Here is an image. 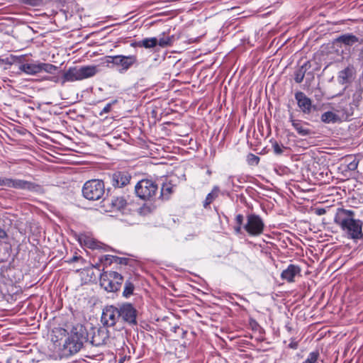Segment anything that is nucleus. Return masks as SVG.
Listing matches in <instances>:
<instances>
[{
    "label": "nucleus",
    "mask_w": 363,
    "mask_h": 363,
    "mask_svg": "<svg viewBox=\"0 0 363 363\" xmlns=\"http://www.w3.org/2000/svg\"><path fill=\"white\" fill-rule=\"evenodd\" d=\"M243 228L249 235L259 236L264 232V223L259 215L252 213L247 216V223Z\"/></svg>",
    "instance_id": "nucleus-7"
},
{
    "label": "nucleus",
    "mask_w": 363,
    "mask_h": 363,
    "mask_svg": "<svg viewBox=\"0 0 363 363\" xmlns=\"http://www.w3.org/2000/svg\"><path fill=\"white\" fill-rule=\"evenodd\" d=\"M114 252H117V253H119V254H121V252H118V251H116V250H114Z\"/></svg>",
    "instance_id": "nucleus-51"
},
{
    "label": "nucleus",
    "mask_w": 363,
    "mask_h": 363,
    "mask_svg": "<svg viewBox=\"0 0 363 363\" xmlns=\"http://www.w3.org/2000/svg\"><path fill=\"white\" fill-rule=\"evenodd\" d=\"M311 67L310 62L306 61L295 71L294 80L296 83L300 84L303 82L306 72Z\"/></svg>",
    "instance_id": "nucleus-21"
},
{
    "label": "nucleus",
    "mask_w": 363,
    "mask_h": 363,
    "mask_svg": "<svg viewBox=\"0 0 363 363\" xmlns=\"http://www.w3.org/2000/svg\"><path fill=\"white\" fill-rule=\"evenodd\" d=\"M242 225H239L237 224L236 226L234 227V230L236 234H240L242 232Z\"/></svg>",
    "instance_id": "nucleus-45"
},
{
    "label": "nucleus",
    "mask_w": 363,
    "mask_h": 363,
    "mask_svg": "<svg viewBox=\"0 0 363 363\" xmlns=\"http://www.w3.org/2000/svg\"><path fill=\"white\" fill-rule=\"evenodd\" d=\"M5 62L6 64H11L12 62H9V58H7L6 60H4V59H1L0 57V62Z\"/></svg>",
    "instance_id": "nucleus-47"
},
{
    "label": "nucleus",
    "mask_w": 363,
    "mask_h": 363,
    "mask_svg": "<svg viewBox=\"0 0 363 363\" xmlns=\"http://www.w3.org/2000/svg\"><path fill=\"white\" fill-rule=\"evenodd\" d=\"M157 45V38H147L137 43L138 47L145 48H153Z\"/></svg>",
    "instance_id": "nucleus-26"
},
{
    "label": "nucleus",
    "mask_w": 363,
    "mask_h": 363,
    "mask_svg": "<svg viewBox=\"0 0 363 363\" xmlns=\"http://www.w3.org/2000/svg\"><path fill=\"white\" fill-rule=\"evenodd\" d=\"M113 260V256L109 255H103L100 258V261H101V264H103L104 267H107L108 266H110L112 264Z\"/></svg>",
    "instance_id": "nucleus-33"
},
{
    "label": "nucleus",
    "mask_w": 363,
    "mask_h": 363,
    "mask_svg": "<svg viewBox=\"0 0 363 363\" xmlns=\"http://www.w3.org/2000/svg\"><path fill=\"white\" fill-rule=\"evenodd\" d=\"M130 174L125 170L115 172V187H124L130 183Z\"/></svg>",
    "instance_id": "nucleus-16"
},
{
    "label": "nucleus",
    "mask_w": 363,
    "mask_h": 363,
    "mask_svg": "<svg viewBox=\"0 0 363 363\" xmlns=\"http://www.w3.org/2000/svg\"><path fill=\"white\" fill-rule=\"evenodd\" d=\"M354 107L351 106L350 104L349 106H339L338 108H335V111L338 114L341 122L348 120L349 118L354 114Z\"/></svg>",
    "instance_id": "nucleus-20"
},
{
    "label": "nucleus",
    "mask_w": 363,
    "mask_h": 363,
    "mask_svg": "<svg viewBox=\"0 0 363 363\" xmlns=\"http://www.w3.org/2000/svg\"><path fill=\"white\" fill-rule=\"evenodd\" d=\"M130 208L127 200L124 197H118L115 200V218L123 220L121 216L130 214Z\"/></svg>",
    "instance_id": "nucleus-11"
},
{
    "label": "nucleus",
    "mask_w": 363,
    "mask_h": 363,
    "mask_svg": "<svg viewBox=\"0 0 363 363\" xmlns=\"http://www.w3.org/2000/svg\"><path fill=\"white\" fill-rule=\"evenodd\" d=\"M272 147L276 155H281L283 153V145H279L277 142L272 143Z\"/></svg>",
    "instance_id": "nucleus-36"
},
{
    "label": "nucleus",
    "mask_w": 363,
    "mask_h": 363,
    "mask_svg": "<svg viewBox=\"0 0 363 363\" xmlns=\"http://www.w3.org/2000/svg\"><path fill=\"white\" fill-rule=\"evenodd\" d=\"M363 88L360 86L357 88L352 96V100L350 103L351 106L354 107V109L357 108L360 105L362 100Z\"/></svg>",
    "instance_id": "nucleus-24"
},
{
    "label": "nucleus",
    "mask_w": 363,
    "mask_h": 363,
    "mask_svg": "<svg viewBox=\"0 0 363 363\" xmlns=\"http://www.w3.org/2000/svg\"><path fill=\"white\" fill-rule=\"evenodd\" d=\"M111 107H112V104L111 103H108V104L106 105V106L103 108V110L100 112V115H103V113H106L108 112H109L111 109Z\"/></svg>",
    "instance_id": "nucleus-41"
},
{
    "label": "nucleus",
    "mask_w": 363,
    "mask_h": 363,
    "mask_svg": "<svg viewBox=\"0 0 363 363\" xmlns=\"http://www.w3.org/2000/svg\"><path fill=\"white\" fill-rule=\"evenodd\" d=\"M319 352L318 350L311 352L306 359L303 363H317L319 357Z\"/></svg>",
    "instance_id": "nucleus-31"
},
{
    "label": "nucleus",
    "mask_w": 363,
    "mask_h": 363,
    "mask_svg": "<svg viewBox=\"0 0 363 363\" xmlns=\"http://www.w3.org/2000/svg\"><path fill=\"white\" fill-rule=\"evenodd\" d=\"M136 62L135 55H115V69L120 73H124Z\"/></svg>",
    "instance_id": "nucleus-9"
},
{
    "label": "nucleus",
    "mask_w": 363,
    "mask_h": 363,
    "mask_svg": "<svg viewBox=\"0 0 363 363\" xmlns=\"http://www.w3.org/2000/svg\"><path fill=\"white\" fill-rule=\"evenodd\" d=\"M22 3L30 6H38L43 2V0H21Z\"/></svg>",
    "instance_id": "nucleus-38"
},
{
    "label": "nucleus",
    "mask_w": 363,
    "mask_h": 363,
    "mask_svg": "<svg viewBox=\"0 0 363 363\" xmlns=\"http://www.w3.org/2000/svg\"><path fill=\"white\" fill-rule=\"evenodd\" d=\"M57 69V67L52 64L40 62V73L43 71L52 74Z\"/></svg>",
    "instance_id": "nucleus-30"
},
{
    "label": "nucleus",
    "mask_w": 363,
    "mask_h": 363,
    "mask_svg": "<svg viewBox=\"0 0 363 363\" xmlns=\"http://www.w3.org/2000/svg\"><path fill=\"white\" fill-rule=\"evenodd\" d=\"M285 328L289 332H291L292 330V328L289 325H286Z\"/></svg>",
    "instance_id": "nucleus-49"
},
{
    "label": "nucleus",
    "mask_w": 363,
    "mask_h": 363,
    "mask_svg": "<svg viewBox=\"0 0 363 363\" xmlns=\"http://www.w3.org/2000/svg\"><path fill=\"white\" fill-rule=\"evenodd\" d=\"M295 99L297 101L298 106L304 114H309L311 113L312 101L303 92H296Z\"/></svg>",
    "instance_id": "nucleus-13"
},
{
    "label": "nucleus",
    "mask_w": 363,
    "mask_h": 363,
    "mask_svg": "<svg viewBox=\"0 0 363 363\" xmlns=\"http://www.w3.org/2000/svg\"><path fill=\"white\" fill-rule=\"evenodd\" d=\"M123 276L121 274L115 272V283L117 285H121L123 282Z\"/></svg>",
    "instance_id": "nucleus-39"
},
{
    "label": "nucleus",
    "mask_w": 363,
    "mask_h": 363,
    "mask_svg": "<svg viewBox=\"0 0 363 363\" xmlns=\"http://www.w3.org/2000/svg\"><path fill=\"white\" fill-rule=\"evenodd\" d=\"M356 69L352 65H349L344 69L338 73L337 80L341 84H345L350 82L355 77Z\"/></svg>",
    "instance_id": "nucleus-14"
},
{
    "label": "nucleus",
    "mask_w": 363,
    "mask_h": 363,
    "mask_svg": "<svg viewBox=\"0 0 363 363\" xmlns=\"http://www.w3.org/2000/svg\"><path fill=\"white\" fill-rule=\"evenodd\" d=\"M320 120L324 123H336L341 122L338 114L335 111H326L321 115Z\"/></svg>",
    "instance_id": "nucleus-22"
},
{
    "label": "nucleus",
    "mask_w": 363,
    "mask_h": 363,
    "mask_svg": "<svg viewBox=\"0 0 363 363\" xmlns=\"http://www.w3.org/2000/svg\"><path fill=\"white\" fill-rule=\"evenodd\" d=\"M98 72L97 66L88 65L69 67L62 77V83L81 81L94 77Z\"/></svg>",
    "instance_id": "nucleus-4"
},
{
    "label": "nucleus",
    "mask_w": 363,
    "mask_h": 363,
    "mask_svg": "<svg viewBox=\"0 0 363 363\" xmlns=\"http://www.w3.org/2000/svg\"><path fill=\"white\" fill-rule=\"evenodd\" d=\"M336 41L348 46H352L357 43H360L359 39L352 34L342 35L336 39Z\"/></svg>",
    "instance_id": "nucleus-23"
},
{
    "label": "nucleus",
    "mask_w": 363,
    "mask_h": 363,
    "mask_svg": "<svg viewBox=\"0 0 363 363\" xmlns=\"http://www.w3.org/2000/svg\"><path fill=\"white\" fill-rule=\"evenodd\" d=\"M99 208L101 212H112L113 211V197L109 196L104 198L101 201Z\"/></svg>",
    "instance_id": "nucleus-25"
},
{
    "label": "nucleus",
    "mask_w": 363,
    "mask_h": 363,
    "mask_svg": "<svg viewBox=\"0 0 363 363\" xmlns=\"http://www.w3.org/2000/svg\"><path fill=\"white\" fill-rule=\"evenodd\" d=\"M101 320L104 327L94 331L87 340L94 346L104 345L109 339L108 328L113 326V306H107L103 309Z\"/></svg>",
    "instance_id": "nucleus-2"
},
{
    "label": "nucleus",
    "mask_w": 363,
    "mask_h": 363,
    "mask_svg": "<svg viewBox=\"0 0 363 363\" xmlns=\"http://www.w3.org/2000/svg\"><path fill=\"white\" fill-rule=\"evenodd\" d=\"M134 290H135L134 284L130 280H127L125 282L124 289H123L122 295L124 298H128L131 295L133 294Z\"/></svg>",
    "instance_id": "nucleus-28"
},
{
    "label": "nucleus",
    "mask_w": 363,
    "mask_h": 363,
    "mask_svg": "<svg viewBox=\"0 0 363 363\" xmlns=\"http://www.w3.org/2000/svg\"><path fill=\"white\" fill-rule=\"evenodd\" d=\"M354 216L355 213L352 210L338 208L334 222L340 226L347 238L359 240L363 238V222L355 219Z\"/></svg>",
    "instance_id": "nucleus-1"
},
{
    "label": "nucleus",
    "mask_w": 363,
    "mask_h": 363,
    "mask_svg": "<svg viewBox=\"0 0 363 363\" xmlns=\"http://www.w3.org/2000/svg\"><path fill=\"white\" fill-rule=\"evenodd\" d=\"M79 258H80V257L74 255L69 260H68V262L72 263V262H77Z\"/></svg>",
    "instance_id": "nucleus-46"
},
{
    "label": "nucleus",
    "mask_w": 363,
    "mask_h": 363,
    "mask_svg": "<svg viewBox=\"0 0 363 363\" xmlns=\"http://www.w3.org/2000/svg\"><path fill=\"white\" fill-rule=\"evenodd\" d=\"M100 285L108 292L113 291L112 274L107 272H104L100 277Z\"/></svg>",
    "instance_id": "nucleus-18"
},
{
    "label": "nucleus",
    "mask_w": 363,
    "mask_h": 363,
    "mask_svg": "<svg viewBox=\"0 0 363 363\" xmlns=\"http://www.w3.org/2000/svg\"><path fill=\"white\" fill-rule=\"evenodd\" d=\"M118 290V289L115 286L114 291L116 292Z\"/></svg>",
    "instance_id": "nucleus-50"
},
{
    "label": "nucleus",
    "mask_w": 363,
    "mask_h": 363,
    "mask_svg": "<svg viewBox=\"0 0 363 363\" xmlns=\"http://www.w3.org/2000/svg\"><path fill=\"white\" fill-rule=\"evenodd\" d=\"M289 121L291 123L293 128L299 135L306 137L313 133V131L309 128L310 124L308 123L301 120L295 119L293 113H291L289 116Z\"/></svg>",
    "instance_id": "nucleus-10"
},
{
    "label": "nucleus",
    "mask_w": 363,
    "mask_h": 363,
    "mask_svg": "<svg viewBox=\"0 0 363 363\" xmlns=\"http://www.w3.org/2000/svg\"><path fill=\"white\" fill-rule=\"evenodd\" d=\"M118 131H119V130H115V139L121 138L123 140H125V138L127 137L126 133L123 132V135H122L121 134L118 133Z\"/></svg>",
    "instance_id": "nucleus-42"
},
{
    "label": "nucleus",
    "mask_w": 363,
    "mask_h": 363,
    "mask_svg": "<svg viewBox=\"0 0 363 363\" xmlns=\"http://www.w3.org/2000/svg\"><path fill=\"white\" fill-rule=\"evenodd\" d=\"M10 58L12 60V62H21L23 58V56L21 55V56H16V55H11L10 56Z\"/></svg>",
    "instance_id": "nucleus-43"
},
{
    "label": "nucleus",
    "mask_w": 363,
    "mask_h": 363,
    "mask_svg": "<svg viewBox=\"0 0 363 363\" xmlns=\"http://www.w3.org/2000/svg\"><path fill=\"white\" fill-rule=\"evenodd\" d=\"M247 162L250 165H257L259 162V157L252 153H249L247 156Z\"/></svg>",
    "instance_id": "nucleus-32"
},
{
    "label": "nucleus",
    "mask_w": 363,
    "mask_h": 363,
    "mask_svg": "<svg viewBox=\"0 0 363 363\" xmlns=\"http://www.w3.org/2000/svg\"><path fill=\"white\" fill-rule=\"evenodd\" d=\"M10 188L28 190L36 192L41 190V186L39 184L23 179H16L12 178H11Z\"/></svg>",
    "instance_id": "nucleus-12"
},
{
    "label": "nucleus",
    "mask_w": 363,
    "mask_h": 363,
    "mask_svg": "<svg viewBox=\"0 0 363 363\" xmlns=\"http://www.w3.org/2000/svg\"><path fill=\"white\" fill-rule=\"evenodd\" d=\"M18 69L26 74L35 75L40 73V62L22 64Z\"/></svg>",
    "instance_id": "nucleus-19"
},
{
    "label": "nucleus",
    "mask_w": 363,
    "mask_h": 363,
    "mask_svg": "<svg viewBox=\"0 0 363 363\" xmlns=\"http://www.w3.org/2000/svg\"><path fill=\"white\" fill-rule=\"evenodd\" d=\"M298 343L296 341L295 338L291 339V342L289 345V347L293 350H296L298 348Z\"/></svg>",
    "instance_id": "nucleus-40"
},
{
    "label": "nucleus",
    "mask_w": 363,
    "mask_h": 363,
    "mask_svg": "<svg viewBox=\"0 0 363 363\" xmlns=\"http://www.w3.org/2000/svg\"><path fill=\"white\" fill-rule=\"evenodd\" d=\"M83 196L89 201L100 199L105 192V186L102 180L91 179L86 182L82 187Z\"/></svg>",
    "instance_id": "nucleus-5"
},
{
    "label": "nucleus",
    "mask_w": 363,
    "mask_h": 363,
    "mask_svg": "<svg viewBox=\"0 0 363 363\" xmlns=\"http://www.w3.org/2000/svg\"><path fill=\"white\" fill-rule=\"evenodd\" d=\"M220 191L219 187L215 186L211 192L208 194L206 197V199L203 202V206L206 208L208 205H210L218 196V193Z\"/></svg>",
    "instance_id": "nucleus-27"
},
{
    "label": "nucleus",
    "mask_w": 363,
    "mask_h": 363,
    "mask_svg": "<svg viewBox=\"0 0 363 363\" xmlns=\"http://www.w3.org/2000/svg\"><path fill=\"white\" fill-rule=\"evenodd\" d=\"M174 40L173 36H165L164 33L162 34V37L157 39V45L162 48L169 46L172 44Z\"/></svg>",
    "instance_id": "nucleus-29"
},
{
    "label": "nucleus",
    "mask_w": 363,
    "mask_h": 363,
    "mask_svg": "<svg viewBox=\"0 0 363 363\" xmlns=\"http://www.w3.org/2000/svg\"><path fill=\"white\" fill-rule=\"evenodd\" d=\"M350 168L351 169H356V168H357V164H355V163H350Z\"/></svg>",
    "instance_id": "nucleus-48"
},
{
    "label": "nucleus",
    "mask_w": 363,
    "mask_h": 363,
    "mask_svg": "<svg viewBox=\"0 0 363 363\" xmlns=\"http://www.w3.org/2000/svg\"><path fill=\"white\" fill-rule=\"evenodd\" d=\"M89 340L86 328L81 324L73 326L69 337L65 340L64 347L70 354H75L82 347L84 342Z\"/></svg>",
    "instance_id": "nucleus-3"
},
{
    "label": "nucleus",
    "mask_w": 363,
    "mask_h": 363,
    "mask_svg": "<svg viewBox=\"0 0 363 363\" xmlns=\"http://www.w3.org/2000/svg\"><path fill=\"white\" fill-rule=\"evenodd\" d=\"M11 178L0 177V186L10 188Z\"/></svg>",
    "instance_id": "nucleus-37"
},
{
    "label": "nucleus",
    "mask_w": 363,
    "mask_h": 363,
    "mask_svg": "<svg viewBox=\"0 0 363 363\" xmlns=\"http://www.w3.org/2000/svg\"><path fill=\"white\" fill-rule=\"evenodd\" d=\"M115 311H117L118 316L125 322L130 325L137 324V311L131 303H124L118 308L115 307Z\"/></svg>",
    "instance_id": "nucleus-8"
},
{
    "label": "nucleus",
    "mask_w": 363,
    "mask_h": 363,
    "mask_svg": "<svg viewBox=\"0 0 363 363\" xmlns=\"http://www.w3.org/2000/svg\"><path fill=\"white\" fill-rule=\"evenodd\" d=\"M172 192V187L168 185L163 186L161 189L160 196L167 198Z\"/></svg>",
    "instance_id": "nucleus-34"
},
{
    "label": "nucleus",
    "mask_w": 363,
    "mask_h": 363,
    "mask_svg": "<svg viewBox=\"0 0 363 363\" xmlns=\"http://www.w3.org/2000/svg\"><path fill=\"white\" fill-rule=\"evenodd\" d=\"M244 217L241 214H238L235 217L236 223L239 225H242L243 223Z\"/></svg>",
    "instance_id": "nucleus-44"
},
{
    "label": "nucleus",
    "mask_w": 363,
    "mask_h": 363,
    "mask_svg": "<svg viewBox=\"0 0 363 363\" xmlns=\"http://www.w3.org/2000/svg\"><path fill=\"white\" fill-rule=\"evenodd\" d=\"M158 186L150 179H142L135 186L136 195L143 200L153 198L157 193Z\"/></svg>",
    "instance_id": "nucleus-6"
},
{
    "label": "nucleus",
    "mask_w": 363,
    "mask_h": 363,
    "mask_svg": "<svg viewBox=\"0 0 363 363\" xmlns=\"http://www.w3.org/2000/svg\"><path fill=\"white\" fill-rule=\"evenodd\" d=\"M130 262V259L127 257H120L115 255V264L121 265H128Z\"/></svg>",
    "instance_id": "nucleus-35"
},
{
    "label": "nucleus",
    "mask_w": 363,
    "mask_h": 363,
    "mask_svg": "<svg viewBox=\"0 0 363 363\" xmlns=\"http://www.w3.org/2000/svg\"><path fill=\"white\" fill-rule=\"evenodd\" d=\"M78 241L81 245H84L91 249H95L99 247L96 240L88 233H81L78 235Z\"/></svg>",
    "instance_id": "nucleus-17"
},
{
    "label": "nucleus",
    "mask_w": 363,
    "mask_h": 363,
    "mask_svg": "<svg viewBox=\"0 0 363 363\" xmlns=\"http://www.w3.org/2000/svg\"><path fill=\"white\" fill-rule=\"evenodd\" d=\"M301 273V268L295 264H289L288 267L283 270L281 274V278L288 282H294L296 275Z\"/></svg>",
    "instance_id": "nucleus-15"
}]
</instances>
